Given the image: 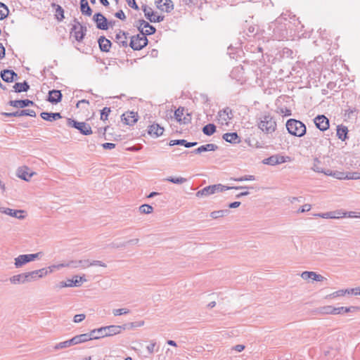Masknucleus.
Masks as SVG:
<instances>
[{
  "label": "nucleus",
  "mask_w": 360,
  "mask_h": 360,
  "mask_svg": "<svg viewBox=\"0 0 360 360\" xmlns=\"http://www.w3.org/2000/svg\"><path fill=\"white\" fill-rule=\"evenodd\" d=\"M198 144L197 142H188L185 139H176V140H171L169 143L170 146H173L175 145L184 146L186 148H191Z\"/></svg>",
  "instance_id": "30"
},
{
  "label": "nucleus",
  "mask_w": 360,
  "mask_h": 360,
  "mask_svg": "<svg viewBox=\"0 0 360 360\" xmlns=\"http://www.w3.org/2000/svg\"><path fill=\"white\" fill-rule=\"evenodd\" d=\"M67 347H69V346H68V341L65 340L64 342H59V343L56 344L54 346V349L58 350V349H65V348H67Z\"/></svg>",
  "instance_id": "58"
},
{
  "label": "nucleus",
  "mask_w": 360,
  "mask_h": 360,
  "mask_svg": "<svg viewBox=\"0 0 360 360\" xmlns=\"http://www.w3.org/2000/svg\"><path fill=\"white\" fill-rule=\"evenodd\" d=\"M216 131V126L214 124H207L202 128V132L207 136H211Z\"/></svg>",
  "instance_id": "43"
},
{
  "label": "nucleus",
  "mask_w": 360,
  "mask_h": 360,
  "mask_svg": "<svg viewBox=\"0 0 360 360\" xmlns=\"http://www.w3.org/2000/svg\"><path fill=\"white\" fill-rule=\"evenodd\" d=\"M9 105L11 106L19 108H24L29 105H34V103L32 101L29 99L24 100H15V101H10Z\"/></svg>",
  "instance_id": "22"
},
{
  "label": "nucleus",
  "mask_w": 360,
  "mask_h": 360,
  "mask_svg": "<svg viewBox=\"0 0 360 360\" xmlns=\"http://www.w3.org/2000/svg\"><path fill=\"white\" fill-rule=\"evenodd\" d=\"M347 213H343V215L341 216L340 212H328L325 213H319L315 214V216L323 218V219H339L343 217H345Z\"/></svg>",
  "instance_id": "24"
},
{
  "label": "nucleus",
  "mask_w": 360,
  "mask_h": 360,
  "mask_svg": "<svg viewBox=\"0 0 360 360\" xmlns=\"http://www.w3.org/2000/svg\"><path fill=\"white\" fill-rule=\"evenodd\" d=\"M153 207L148 204H144L139 207V211L143 214H150L153 212Z\"/></svg>",
  "instance_id": "48"
},
{
  "label": "nucleus",
  "mask_w": 360,
  "mask_h": 360,
  "mask_svg": "<svg viewBox=\"0 0 360 360\" xmlns=\"http://www.w3.org/2000/svg\"><path fill=\"white\" fill-rule=\"evenodd\" d=\"M17 174L19 178L23 179L26 181H28L30 178L35 174L34 172H30V168L25 167L22 168H19L17 171Z\"/></svg>",
  "instance_id": "19"
},
{
  "label": "nucleus",
  "mask_w": 360,
  "mask_h": 360,
  "mask_svg": "<svg viewBox=\"0 0 360 360\" xmlns=\"http://www.w3.org/2000/svg\"><path fill=\"white\" fill-rule=\"evenodd\" d=\"M214 189H215V186H213V185H210V186H206V187L203 188L202 189L198 191L195 195L198 198L203 197V196H208L210 195L215 193Z\"/></svg>",
  "instance_id": "31"
},
{
  "label": "nucleus",
  "mask_w": 360,
  "mask_h": 360,
  "mask_svg": "<svg viewBox=\"0 0 360 360\" xmlns=\"http://www.w3.org/2000/svg\"><path fill=\"white\" fill-rule=\"evenodd\" d=\"M316 127L322 131L329 128V120L323 115H319L314 119Z\"/></svg>",
  "instance_id": "10"
},
{
  "label": "nucleus",
  "mask_w": 360,
  "mask_h": 360,
  "mask_svg": "<svg viewBox=\"0 0 360 360\" xmlns=\"http://www.w3.org/2000/svg\"><path fill=\"white\" fill-rule=\"evenodd\" d=\"M229 212L230 211L229 210H220L213 211L210 213V217L214 219H217L228 215Z\"/></svg>",
  "instance_id": "40"
},
{
  "label": "nucleus",
  "mask_w": 360,
  "mask_h": 360,
  "mask_svg": "<svg viewBox=\"0 0 360 360\" xmlns=\"http://www.w3.org/2000/svg\"><path fill=\"white\" fill-rule=\"evenodd\" d=\"M129 313V310L126 308L116 309L112 310V314L114 316H120L122 314H127Z\"/></svg>",
  "instance_id": "50"
},
{
  "label": "nucleus",
  "mask_w": 360,
  "mask_h": 360,
  "mask_svg": "<svg viewBox=\"0 0 360 360\" xmlns=\"http://www.w3.org/2000/svg\"><path fill=\"white\" fill-rule=\"evenodd\" d=\"M10 282L13 284H24L25 283L24 274H20L18 275H14L11 276L10 278Z\"/></svg>",
  "instance_id": "39"
},
{
  "label": "nucleus",
  "mask_w": 360,
  "mask_h": 360,
  "mask_svg": "<svg viewBox=\"0 0 360 360\" xmlns=\"http://www.w3.org/2000/svg\"><path fill=\"white\" fill-rule=\"evenodd\" d=\"M148 40L146 37L136 34L131 37L129 46L134 51H139L148 45Z\"/></svg>",
  "instance_id": "6"
},
{
  "label": "nucleus",
  "mask_w": 360,
  "mask_h": 360,
  "mask_svg": "<svg viewBox=\"0 0 360 360\" xmlns=\"http://www.w3.org/2000/svg\"><path fill=\"white\" fill-rule=\"evenodd\" d=\"M285 126L288 133L292 136L302 137L306 134V126L300 120L289 119L287 121Z\"/></svg>",
  "instance_id": "1"
},
{
  "label": "nucleus",
  "mask_w": 360,
  "mask_h": 360,
  "mask_svg": "<svg viewBox=\"0 0 360 360\" xmlns=\"http://www.w3.org/2000/svg\"><path fill=\"white\" fill-rule=\"evenodd\" d=\"M164 128L158 124H153L148 127V133L151 136L158 137L162 135Z\"/></svg>",
  "instance_id": "21"
},
{
  "label": "nucleus",
  "mask_w": 360,
  "mask_h": 360,
  "mask_svg": "<svg viewBox=\"0 0 360 360\" xmlns=\"http://www.w3.org/2000/svg\"><path fill=\"white\" fill-rule=\"evenodd\" d=\"M86 279L85 278V276L83 275L82 276H75L72 279L68 280V287H79L81 285L82 283L86 282Z\"/></svg>",
  "instance_id": "28"
},
{
  "label": "nucleus",
  "mask_w": 360,
  "mask_h": 360,
  "mask_svg": "<svg viewBox=\"0 0 360 360\" xmlns=\"http://www.w3.org/2000/svg\"><path fill=\"white\" fill-rule=\"evenodd\" d=\"M356 309H357V307H335L334 314H344V313H348V312L354 311Z\"/></svg>",
  "instance_id": "42"
},
{
  "label": "nucleus",
  "mask_w": 360,
  "mask_h": 360,
  "mask_svg": "<svg viewBox=\"0 0 360 360\" xmlns=\"http://www.w3.org/2000/svg\"><path fill=\"white\" fill-rule=\"evenodd\" d=\"M71 269L89 268V259L70 260Z\"/></svg>",
  "instance_id": "27"
},
{
  "label": "nucleus",
  "mask_w": 360,
  "mask_h": 360,
  "mask_svg": "<svg viewBox=\"0 0 360 360\" xmlns=\"http://www.w3.org/2000/svg\"><path fill=\"white\" fill-rule=\"evenodd\" d=\"M62 93L60 90L53 89L49 91L47 101L53 104H56L62 100Z\"/></svg>",
  "instance_id": "17"
},
{
  "label": "nucleus",
  "mask_w": 360,
  "mask_h": 360,
  "mask_svg": "<svg viewBox=\"0 0 360 360\" xmlns=\"http://www.w3.org/2000/svg\"><path fill=\"white\" fill-rule=\"evenodd\" d=\"M28 262H28L27 255H20L18 257H17L16 258H15L14 265H15V268H20Z\"/></svg>",
  "instance_id": "38"
},
{
  "label": "nucleus",
  "mask_w": 360,
  "mask_h": 360,
  "mask_svg": "<svg viewBox=\"0 0 360 360\" xmlns=\"http://www.w3.org/2000/svg\"><path fill=\"white\" fill-rule=\"evenodd\" d=\"M218 116L219 117V120L221 121V124H224V122H225V124H227L228 122L233 119V113L230 108L226 107L224 110H220L219 112Z\"/></svg>",
  "instance_id": "15"
},
{
  "label": "nucleus",
  "mask_w": 360,
  "mask_h": 360,
  "mask_svg": "<svg viewBox=\"0 0 360 360\" xmlns=\"http://www.w3.org/2000/svg\"><path fill=\"white\" fill-rule=\"evenodd\" d=\"M320 163H321V161L317 158H316L314 160V163H313V166L311 167V169L314 172H318V173H321L322 172H323V169L319 166Z\"/></svg>",
  "instance_id": "47"
},
{
  "label": "nucleus",
  "mask_w": 360,
  "mask_h": 360,
  "mask_svg": "<svg viewBox=\"0 0 360 360\" xmlns=\"http://www.w3.org/2000/svg\"><path fill=\"white\" fill-rule=\"evenodd\" d=\"M93 336L94 334L92 333V330H91L90 333L76 335L75 336V338L77 343L80 344L88 340H94Z\"/></svg>",
  "instance_id": "35"
},
{
  "label": "nucleus",
  "mask_w": 360,
  "mask_h": 360,
  "mask_svg": "<svg viewBox=\"0 0 360 360\" xmlns=\"http://www.w3.org/2000/svg\"><path fill=\"white\" fill-rule=\"evenodd\" d=\"M213 186H215L214 193L223 192V191L230 190V189L239 190V189H243V188H253V187H247V186H231V187H230V186H224L220 184H214V185H213Z\"/></svg>",
  "instance_id": "29"
},
{
  "label": "nucleus",
  "mask_w": 360,
  "mask_h": 360,
  "mask_svg": "<svg viewBox=\"0 0 360 360\" xmlns=\"http://www.w3.org/2000/svg\"><path fill=\"white\" fill-rule=\"evenodd\" d=\"M8 13L9 9L7 6L5 4L0 2V20L6 18L8 15Z\"/></svg>",
  "instance_id": "44"
},
{
  "label": "nucleus",
  "mask_w": 360,
  "mask_h": 360,
  "mask_svg": "<svg viewBox=\"0 0 360 360\" xmlns=\"http://www.w3.org/2000/svg\"><path fill=\"white\" fill-rule=\"evenodd\" d=\"M0 212L18 219H23L25 217L23 214L25 211L22 210H13L10 208L0 207Z\"/></svg>",
  "instance_id": "14"
},
{
  "label": "nucleus",
  "mask_w": 360,
  "mask_h": 360,
  "mask_svg": "<svg viewBox=\"0 0 360 360\" xmlns=\"http://www.w3.org/2000/svg\"><path fill=\"white\" fill-rule=\"evenodd\" d=\"M99 49L102 52H108L111 47V41L104 36H101L98 39Z\"/></svg>",
  "instance_id": "23"
},
{
  "label": "nucleus",
  "mask_w": 360,
  "mask_h": 360,
  "mask_svg": "<svg viewBox=\"0 0 360 360\" xmlns=\"http://www.w3.org/2000/svg\"><path fill=\"white\" fill-rule=\"evenodd\" d=\"M84 319H85V315L84 314H76L74 316V322L79 323V322L82 321Z\"/></svg>",
  "instance_id": "63"
},
{
  "label": "nucleus",
  "mask_w": 360,
  "mask_h": 360,
  "mask_svg": "<svg viewBox=\"0 0 360 360\" xmlns=\"http://www.w3.org/2000/svg\"><path fill=\"white\" fill-rule=\"evenodd\" d=\"M49 271L47 269L43 268L38 270H34L30 272L23 273L25 283L32 282L37 280L39 278H42L47 275Z\"/></svg>",
  "instance_id": "7"
},
{
  "label": "nucleus",
  "mask_w": 360,
  "mask_h": 360,
  "mask_svg": "<svg viewBox=\"0 0 360 360\" xmlns=\"http://www.w3.org/2000/svg\"><path fill=\"white\" fill-rule=\"evenodd\" d=\"M346 293L350 294L349 290H340L330 294L329 296L331 297H336L345 295Z\"/></svg>",
  "instance_id": "52"
},
{
  "label": "nucleus",
  "mask_w": 360,
  "mask_h": 360,
  "mask_svg": "<svg viewBox=\"0 0 360 360\" xmlns=\"http://www.w3.org/2000/svg\"><path fill=\"white\" fill-rule=\"evenodd\" d=\"M226 142L230 143H238L240 142V137L236 132L226 133L222 136Z\"/></svg>",
  "instance_id": "25"
},
{
  "label": "nucleus",
  "mask_w": 360,
  "mask_h": 360,
  "mask_svg": "<svg viewBox=\"0 0 360 360\" xmlns=\"http://www.w3.org/2000/svg\"><path fill=\"white\" fill-rule=\"evenodd\" d=\"M202 152L214 151L218 148V146L214 143H207L200 146Z\"/></svg>",
  "instance_id": "46"
},
{
  "label": "nucleus",
  "mask_w": 360,
  "mask_h": 360,
  "mask_svg": "<svg viewBox=\"0 0 360 360\" xmlns=\"http://www.w3.org/2000/svg\"><path fill=\"white\" fill-rule=\"evenodd\" d=\"M115 16L117 18H119V19H120L122 20H125V19H126V15H125V14H124V13L123 12L122 10H120L117 12H116L115 13Z\"/></svg>",
  "instance_id": "62"
},
{
  "label": "nucleus",
  "mask_w": 360,
  "mask_h": 360,
  "mask_svg": "<svg viewBox=\"0 0 360 360\" xmlns=\"http://www.w3.org/2000/svg\"><path fill=\"white\" fill-rule=\"evenodd\" d=\"M155 345H156V342L154 340H152L150 342V344L147 346L146 349L150 354H152L154 352Z\"/></svg>",
  "instance_id": "60"
},
{
  "label": "nucleus",
  "mask_w": 360,
  "mask_h": 360,
  "mask_svg": "<svg viewBox=\"0 0 360 360\" xmlns=\"http://www.w3.org/2000/svg\"><path fill=\"white\" fill-rule=\"evenodd\" d=\"M259 128L266 134H271L276 129V122L270 114H265L260 117Z\"/></svg>",
  "instance_id": "2"
},
{
  "label": "nucleus",
  "mask_w": 360,
  "mask_h": 360,
  "mask_svg": "<svg viewBox=\"0 0 360 360\" xmlns=\"http://www.w3.org/2000/svg\"><path fill=\"white\" fill-rule=\"evenodd\" d=\"M127 4L129 6H130L131 8L135 9V10H139V6L137 5L136 2L135 0H126Z\"/></svg>",
  "instance_id": "61"
},
{
  "label": "nucleus",
  "mask_w": 360,
  "mask_h": 360,
  "mask_svg": "<svg viewBox=\"0 0 360 360\" xmlns=\"http://www.w3.org/2000/svg\"><path fill=\"white\" fill-rule=\"evenodd\" d=\"M333 177L338 179H345V173L342 172L333 171Z\"/></svg>",
  "instance_id": "59"
},
{
  "label": "nucleus",
  "mask_w": 360,
  "mask_h": 360,
  "mask_svg": "<svg viewBox=\"0 0 360 360\" xmlns=\"http://www.w3.org/2000/svg\"><path fill=\"white\" fill-rule=\"evenodd\" d=\"M91 266H102V267H106V264L103 262L102 261H100V260H89V267Z\"/></svg>",
  "instance_id": "56"
},
{
  "label": "nucleus",
  "mask_w": 360,
  "mask_h": 360,
  "mask_svg": "<svg viewBox=\"0 0 360 360\" xmlns=\"http://www.w3.org/2000/svg\"><path fill=\"white\" fill-rule=\"evenodd\" d=\"M335 307L333 306H324L316 309V312L320 314H334Z\"/></svg>",
  "instance_id": "41"
},
{
  "label": "nucleus",
  "mask_w": 360,
  "mask_h": 360,
  "mask_svg": "<svg viewBox=\"0 0 360 360\" xmlns=\"http://www.w3.org/2000/svg\"><path fill=\"white\" fill-rule=\"evenodd\" d=\"M1 77L6 82H12L18 78V75L13 70H4L1 72Z\"/></svg>",
  "instance_id": "20"
},
{
  "label": "nucleus",
  "mask_w": 360,
  "mask_h": 360,
  "mask_svg": "<svg viewBox=\"0 0 360 360\" xmlns=\"http://www.w3.org/2000/svg\"><path fill=\"white\" fill-rule=\"evenodd\" d=\"M129 33L119 30L115 36V41L120 46L127 47L128 46L127 38Z\"/></svg>",
  "instance_id": "18"
},
{
  "label": "nucleus",
  "mask_w": 360,
  "mask_h": 360,
  "mask_svg": "<svg viewBox=\"0 0 360 360\" xmlns=\"http://www.w3.org/2000/svg\"><path fill=\"white\" fill-rule=\"evenodd\" d=\"M348 129L343 125L337 127V136L341 141H345L347 139Z\"/></svg>",
  "instance_id": "36"
},
{
  "label": "nucleus",
  "mask_w": 360,
  "mask_h": 360,
  "mask_svg": "<svg viewBox=\"0 0 360 360\" xmlns=\"http://www.w3.org/2000/svg\"><path fill=\"white\" fill-rule=\"evenodd\" d=\"M113 326L115 328H118V330H117V332H116V335L120 334L122 332V330H124L126 329H131L129 323L123 324L122 326L113 325Z\"/></svg>",
  "instance_id": "57"
},
{
  "label": "nucleus",
  "mask_w": 360,
  "mask_h": 360,
  "mask_svg": "<svg viewBox=\"0 0 360 360\" xmlns=\"http://www.w3.org/2000/svg\"><path fill=\"white\" fill-rule=\"evenodd\" d=\"M155 4L158 8L167 13L174 9V4L172 0H155Z\"/></svg>",
  "instance_id": "13"
},
{
  "label": "nucleus",
  "mask_w": 360,
  "mask_h": 360,
  "mask_svg": "<svg viewBox=\"0 0 360 360\" xmlns=\"http://www.w3.org/2000/svg\"><path fill=\"white\" fill-rule=\"evenodd\" d=\"M74 22L75 25H72L71 33H73L75 39L80 42L84 39L87 28L85 25H82L77 18L74 19Z\"/></svg>",
  "instance_id": "5"
},
{
  "label": "nucleus",
  "mask_w": 360,
  "mask_h": 360,
  "mask_svg": "<svg viewBox=\"0 0 360 360\" xmlns=\"http://www.w3.org/2000/svg\"><path fill=\"white\" fill-rule=\"evenodd\" d=\"M93 20L98 30H107L108 29V20L101 13H95L93 16Z\"/></svg>",
  "instance_id": "9"
},
{
  "label": "nucleus",
  "mask_w": 360,
  "mask_h": 360,
  "mask_svg": "<svg viewBox=\"0 0 360 360\" xmlns=\"http://www.w3.org/2000/svg\"><path fill=\"white\" fill-rule=\"evenodd\" d=\"M80 10L84 15L91 16L92 15V9L89 6L87 0H80Z\"/></svg>",
  "instance_id": "34"
},
{
  "label": "nucleus",
  "mask_w": 360,
  "mask_h": 360,
  "mask_svg": "<svg viewBox=\"0 0 360 360\" xmlns=\"http://www.w3.org/2000/svg\"><path fill=\"white\" fill-rule=\"evenodd\" d=\"M51 7L55 8V18L58 21L61 22L65 18L64 16V9L60 5L56 4V3L51 4Z\"/></svg>",
  "instance_id": "32"
},
{
  "label": "nucleus",
  "mask_w": 360,
  "mask_h": 360,
  "mask_svg": "<svg viewBox=\"0 0 360 360\" xmlns=\"http://www.w3.org/2000/svg\"><path fill=\"white\" fill-rule=\"evenodd\" d=\"M234 181H255V176L253 175H245L243 176L233 179Z\"/></svg>",
  "instance_id": "55"
},
{
  "label": "nucleus",
  "mask_w": 360,
  "mask_h": 360,
  "mask_svg": "<svg viewBox=\"0 0 360 360\" xmlns=\"http://www.w3.org/2000/svg\"><path fill=\"white\" fill-rule=\"evenodd\" d=\"M285 162H286L285 157L279 155H271L262 161L264 164L272 166L279 165Z\"/></svg>",
  "instance_id": "16"
},
{
  "label": "nucleus",
  "mask_w": 360,
  "mask_h": 360,
  "mask_svg": "<svg viewBox=\"0 0 360 360\" xmlns=\"http://www.w3.org/2000/svg\"><path fill=\"white\" fill-rule=\"evenodd\" d=\"M167 181L172 182L173 184H181L185 183L187 179L186 178L179 176V177H173V176H169L167 179H165Z\"/></svg>",
  "instance_id": "45"
},
{
  "label": "nucleus",
  "mask_w": 360,
  "mask_h": 360,
  "mask_svg": "<svg viewBox=\"0 0 360 360\" xmlns=\"http://www.w3.org/2000/svg\"><path fill=\"white\" fill-rule=\"evenodd\" d=\"M111 112L110 108L105 107L101 112V120H106L108 119V116L109 113Z\"/></svg>",
  "instance_id": "54"
},
{
  "label": "nucleus",
  "mask_w": 360,
  "mask_h": 360,
  "mask_svg": "<svg viewBox=\"0 0 360 360\" xmlns=\"http://www.w3.org/2000/svg\"><path fill=\"white\" fill-rule=\"evenodd\" d=\"M13 89L16 93L27 92L30 89V85L26 81L17 82L14 84Z\"/></svg>",
  "instance_id": "33"
},
{
  "label": "nucleus",
  "mask_w": 360,
  "mask_h": 360,
  "mask_svg": "<svg viewBox=\"0 0 360 360\" xmlns=\"http://www.w3.org/2000/svg\"><path fill=\"white\" fill-rule=\"evenodd\" d=\"M360 173L359 172H348L345 173V179H359Z\"/></svg>",
  "instance_id": "53"
},
{
  "label": "nucleus",
  "mask_w": 360,
  "mask_h": 360,
  "mask_svg": "<svg viewBox=\"0 0 360 360\" xmlns=\"http://www.w3.org/2000/svg\"><path fill=\"white\" fill-rule=\"evenodd\" d=\"M2 115L5 117H21V116H30L32 117H36V112L33 110L26 109L17 110L14 112H2Z\"/></svg>",
  "instance_id": "11"
},
{
  "label": "nucleus",
  "mask_w": 360,
  "mask_h": 360,
  "mask_svg": "<svg viewBox=\"0 0 360 360\" xmlns=\"http://www.w3.org/2000/svg\"><path fill=\"white\" fill-rule=\"evenodd\" d=\"M316 274V272H314V271H304L301 274V277L304 279V280H307V279H312L314 280V276H315Z\"/></svg>",
  "instance_id": "51"
},
{
  "label": "nucleus",
  "mask_w": 360,
  "mask_h": 360,
  "mask_svg": "<svg viewBox=\"0 0 360 360\" xmlns=\"http://www.w3.org/2000/svg\"><path fill=\"white\" fill-rule=\"evenodd\" d=\"M40 116L43 120L49 122H53L62 117L60 112H42Z\"/></svg>",
  "instance_id": "26"
},
{
  "label": "nucleus",
  "mask_w": 360,
  "mask_h": 360,
  "mask_svg": "<svg viewBox=\"0 0 360 360\" xmlns=\"http://www.w3.org/2000/svg\"><path fill=\"white\" fill-rule=\"evenodd\" d=\"M138 24H140V25H143L144 28H148V30H145V34L150 35L155 32L156 29L154 26L150 25L148 22L145 21L144 20H139Z\"/></svg>",
  "instance_id": "37"
},
{
  "label": "nucleus",
  "mask_w": 360,
  "mask_h": 360,
  "mask_svg": "<svg viewBox=\"0 0 360 360\" xmlns=\"http://www.w3.org/2000/svg\"><path fill=\"white\" fill-rule=\"evenodd\" d=\"M184 108H179L177 110L174 112V117L178 122L181 124L182 122V116L184 115Z\"/></svg>",
  "instance_id": "49"
},
{
  "label": "nucleus",
  "mask_w": 360,
  "mask_h": 360,
  "mask_svg": "<svg viewBox=\"0 0 360 360\" xmlns=\"http://www.w3.org/2000/svg\"><path fill=\"white\" fill-rule=\"evenodd\" d=\"M118 330V328H115L113 325L101 327L97 329L92 330V333L94 334L93 338L94 340H97L100 338H103L105 337H110L116 335V332Z\"/></svg>",
  "instance_id": "3"
},
{
  "label": "nucleus",
  "mask_w": 360,
  "mask_h": 360,
  "mask_svg": "<svg viewBox=\"0 0 360 360\" xmlns=\"http://www.w3.org/2000/svg\"><path fill=\"white\" fill-rule=\"evenodd\" d=\"M138 117L137 112H126L122 115V120L125 124L133 125L138 121Z\"/></svg>",
  "instance_id": "12"
},
{
  "label": "nucleus",
  "mask_w": 360,
  "mask_h": 360,
  "mask_svg": "<svg viewBox=\"0 0 360 360\" xmlns=\"http://www.w3.org/2000/svg\"><path fill=\"white\" fill-rule=\"evenodd\" d=\"M41 254V252H37L34 254H27L26 255L27 257L28 262H30L32 261L35 260L37 258L39 257V255Z\"/></svg>",
  "instance_id": "64"
},
{
  "label": "nucleus",
  "mask_w": 360,
  "mask_h": 360,
  "mask_svg": "<svg viewBox=\"0 0 360 360\" xmlns=\"http://www.w3.org/2000/svg\"><path fill=\"white\" fill-rule=\"evenodd\" d=\"M67 124L69 127L77 129L83 135L87 136L93 133L91 126L89 124L84 122H80L73 119L68 118L67 120Z\"/></svg>",
  "instance_id": "4"
},
{
  "label": "nucleus",
  "mask_w": 360,
  "mask_h": 360,
  "mask_svg": "<svg viewBox=\"0 0 360 360\" xmlns=\"http://www.w3.org/2000/svg\"><path fill=\"white\" fill-rule=\"evenodd\" d=\"M141 8L144 13L145 17L150 20L151 22H160L164 19L163 16L157 15L153 11V9L146 4L141 6Z\"/></svg>",
  "instance_id": "8"
}]
</instances>
